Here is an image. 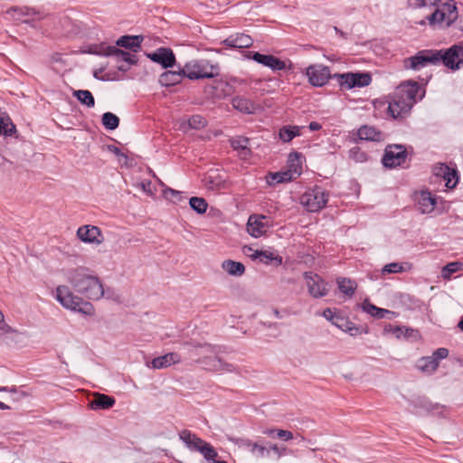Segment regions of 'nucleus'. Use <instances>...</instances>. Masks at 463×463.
<instances>
[{"label": "nucleus", "mask_w": 463, "mask_h": 463, "mask_svg": "<svg viewBox=\"0 0 463 463\" xmlns=\"http://www.w3.org/2000/svg\"><path fill=\"white\" fill-rule=\"evenodd\" d=\"M309 129L312 131L319 130L321 128V125L316 121H312L308 126Z\"/></svg>", "instance_id": "774afa93"}, {"label": "nucleus", "mask_w": 463, "mask_h": 463, "mask_svg": "<svg viewBox=\"0 0 463 463\" xmlns=\"http://www.w3.org/2000/svg\"><path fill=\"white\" fill-rule=\"evenodd\" d=\"M190 207L199 214H203L208 208V203L205 199L202 197H192L189 200Z\"/></svg>", "instance_id": "ea45409f"}, {"label": "nucleus", "mask_w": 463, "mask_h": 463, "mask_svg": "<svg viewBox=\"0 0 463 463\" xmlns=\"http://www.w3.org/2000/svg\"><path fill=\"white\" fill-rule=\"evenodd\" d=\"M111 51L113 53L112 56L116 57L118 61H126L128 65L136 64L137 62V59L135 55L118 49L117 46L113 47Z\"/></svg>", "instance_id": "4c0bfd02"}, {"label": "nucleus", "mask_w": 463, "mask_h": 463, "mask_svg": "<svg viewBox=\"0 0 463 463\" xmlns=\"http://www.w3.org/2000/svg\"><path fill=\"white\" fill-rule=\"evenodd\" d=\"M439 64L456 71L463 66V46L454 44L448 49L438 50Z\"/></svg>", "instance_id": "6e6552de"}, {"label": "nucleus", "mask_w": 463, "mask_h": 463, "mask_svg": "<svg viewBox=\"0 0 463 463\" xmlns=\"http://www.w3.org/2000/svg\"><path fill=\"white\" fill-rule=\"evenodd\" d=\"M77 235L83 242L101 244L104 241L101 230L94 225H83L77 231Z\"/></svg>", "instance_id": "2eb2a0df"}, {"label": "nucleus", "mask_w": 463, "mask_h": 463, "mask_svg": "<svg viewBox=\"0 0 463 463\" xmlns=\"http://www.w3.org/2000/svg\"><path fill=\"white\" fill-rule=\"evenodd\" d=\"M56 300L67 309L84 315H92L94 307L92 304L84 301L80 297L71 292L68 286L60 285L56 288Z\"/></svg>", "instance_id": "7ed1b4c3"}, {"label": "nucleus", "mask_w": 463, "mask_h": 463, "mask_svg": "<svg viewBox=\"0 0 463 463\" xmlns=\"http://www.w3.org/2000/svg\"><path fill=\"white\" fill-rule=\"evenodd\" d=\"M250 452L255 455L257 458H264L269 456V447L266 448L265 446L255 442L252 445V449H250Z\"/></svg>", "instance_id": "3c124183"}, {"label": "nucleus", "mask_w": 463, "mask_h": 463, "mask_svg": "<svg viewBox=\"0 0 463 463\" xmlns=\"http://www.w3.org/2000/svg\"><path fill=\"white\" fill-rule=\"evenodd\" d=\"M186 78L189 80L213 79L220 74L218 63H211L208 60H198L185 65Z\"/></svg>", "instance_id": "20e7f679"}, {"label": "nucleus", "mask_w": 463, "mask_h": 463, "mask_svg": "<svg viewBox=\"0 0 463 463\" xmlns=\"http://www.w3.org/2000/svg\"><path fill=\"white\" fill-rule=\"evenodd\" d=\"M114 46H107L104 43H101L99 45H95L90 48V53L97 54V55H103V56H112V50Z\"/></svg>", "instance_id": "49530a36"}, {"label": "nucleus", "mask_w": 463, "mask_h": 463, "mask_svg": "<svg viewBox=\"0 0 463 463\" xmlns=\"http://www.w3.org/2000/svg\"><path fill=\"white\" fill-rule=\"evenodd\" d=\"M440 0H409V5L412 8H420L425 6H435Z\"/></svg>", "instance_id": "8fccbe9b"}, {"label": "nucleus", "mask_w": 463, "mask_h": 463, "mask_svg": "<svg viewBox=\"0 0 463 463\" xmlns=\"http://www.w3.org/2000/svg\"><path fill=\"white\" fill-rule=\"evenodd\" d=\"M102 125L108 130H114L119 125V118L111 112H105L101 118Z\"/></svg>", "instance_id": "58836bf2"}, {"label": "nucleus", "mask_w": 463, "mask_h": 463, "mask_svg": "<svg viewBox=\"0 0 463 463\" xmlns=\"http://www.w3.org/2000/svg\"><path fill=\"white\" fill-rule=\"evenodd\" d=\"M267 216L262 214H252L249 217L247 222V232L254 238H259L264 235L269 228L267 222Z\"/></svg>", "instance_id": "dca6fc26"}, {"label": "nucleus", "mask_w": 463, "mask_h": 463, "mask_svg": "<svg viewBox=\"0 0 463 463\" xmlns=\"http://www.w3.org/2000/svg\"><path fill=\"white\" fill-rule=\"evenodd\" d=\"M186 77L185 66L178 71H166L159 77V82L162 86L170 87L176 85Z\"/></svg>", "instance_id": "aec40b11"}, {"label": "nucleus", "mask_w": 463, "mask_h": 463, "mask_svg": "<svg viewBox=\"0 0 463 463\" xmlns=\"http://www.w3.org/2000/svg\"><path fill=\"white\" fill-rule=\"evenodd\" d=\"M420 85L416 81L400 84L392 94L388 96V113L394 119L406 118L417 101Z\"/></svg>", "instance_id": "f257e3e1"}, {"label": "nucleus", "mask_w": 463, "mask_h": 463, "mask_svg": "<svg viewBox=\"0 0 463 463\" xmlns=\"http://www.w3.org/2000/svg\"><path fill=\"white\" fill-rule=\"evenodd\" d=\"M199 452L203 455L206 460H214V458L218 456L216 450L208 442H205V444L200 447Z\"/></svg>", "instance_id": "a18cd8bd"}, {"label": "nucleus", "mask_w": 463, "mask_h": 463, "mask_svg": "<svg viewBox=\"0 0 463 463\" xmlns=\"http://www.w3.org/2000/svg\"><path fill=\"white\" fill-rule=\"evenodd\" d=\"M163 193H164V196L166 199H169L174 203H177L182 200V194L179 191L174 190L172 188H165L163 191Z\"/></svg>", "instance_id": "5fc2aeb1"}, {"label": "nucleus", "mask_w": 463, "mask_h": 463, "mask_svg": "<svg viewBox=\"0 0 463 463\" xmlns=\"http://www.w3.org/2000/svg\"><path fill=\"white\" fill-rule=\"evenodd\" d=\"M436 175H442L444 181L446 182V186L449 189L454 188L458 182L457 170L449 168L445 164H440L439 172H437Z\"/></svg>", "instance_id": "5701e85b"}, {"label": "nucleus", "mask_w": 463, "mask_h": 463, "mask_svg": "<svg viewBox=\"0 0 463 463\" xmlns=\"http://www.w3.org/2000/svg\"><path fill=\"white\" fill-rule=\"evenodd\" d=\"M361 307L363 311L376 318H383L386 314L391 313V311L387 309L377 307L376 306L370 303L367 299L362 303Z\"/></svg>", "instance_id": "c756f323"}, {"label": "nucleus", "mask_w": 463, "mask_h": 463, "mask_svg": "<svg viewBox=\"0 0 463 463\" xmlns=\"http://www.w3.org/2000/svg\"><path fill=\"white\" fill-rule=\"evenodd\" d=\"M232 105L235 109L246 114H253L258 109V106L252 100L241 96L233 98Z\"/></svg>", "instance_id": "b1692460"}, {"label": "nucleus", "mask_w": 463, "mask_h": 463, "mask_svg": "<svg viewBox=\"0 0 463 463\" xmlns=\"http://www.w3.org/2000/svg\"><path fill=\"white\" fill-rule=\"evenodd\" d=\"M458 19V10L453 0L444 3L431 14L427 15V20L431 26L449 27Z\"/></svg>", "instance_id": "423d86ee"}, {"label": "nucleus", "mask_w": 463, "mask_h": 463, "mask_svg": "<svg viewBox=\"0 0 463 463\" xmlns=\"http://www.w3.org/2000/svg\"><path fill=\"white\" fill-rule=\"evenodd\" d=\"M181 362V355L175 352H170L154 358L148 366L154 369H163Z\"/></svg>", "instance_id": "6ab92c4d"}, {"label": "nucleus", "mask_w": 463, "mask_h": 463, "mask_svg": "<svg viewBox=\"0 0 463 463\" xmlns=\"http://www.w3.org/2000/svg\"><path fill=\"white\" fill-rule=\"evenodd\" d=\"M462 267L458 261L449 262L441 270V276L444 279H449L453 273L458 272Z\"/></svg>", "instance_id": "37998d69"}, {"label": "nucleus", "mask_w": 463, "mask_h": 463, "mask_svg": "<svg viewBox=\"0 0 463 463\" xmlns=\"http://www.w3.org/2000/svg\"><path fill=\"white\" fill-rule=\"evenodd\" d=\"M307 76L308 77L309 83L315 87L326 85L331 78L329 68L321 64L307 67Z\"/></svg>", "instance_id": "f8f14e48"}, {"label": "nucleus", "mask_w": 463, "mask_h": 463, "mask_svg": "<svg viewBox=\"0 0 463 463\" xmlns=\"http://www.w3.org/2000/svg\"><path fill=\"white\" fill-rule=\"evenodd\" d=\"M217 363L219 364V372L238 373L237 367L234 364L223 361L221 357L220 362Z\"/></svg>", "instance_id": "bf43d9fd"}, {"label": "nucleus", "mask_w": 463, "mask_h": 463, "mask_svg": "<svg viewBox=\"0 0 463 463\" xmlns=\"http://www.w3.org/2000/svg\"><path fill=\"white\" fill-rule=\"evenodd\" d=\"M338 78L339 85L346 90H351L353 88H355V77L356 72H348L344 74H336L335 75Z\"/></svg>", "instance_id": "c9c22d12"}, {"label": "nucleus", "mask_w": 463, "mask_h": 463, "mask_svg": "<svg viewBox=\"0 0 463 463\" xmlns=\"http://www.w3.org/2000/svg\"><path fill=\"white\" fill-rule=\"evenodd\" d=\"M7 14H11L14 20L25 24H31L35 20L42 19L39 11L27 6H13L7 10Z\"/></svg>", "instance_id": "ddd939ff"}, {"label": "nucleus", "mask_w": 463, "mask_h": 463, "mask_svg": "<svg viewBox=\"0 0 463 463\" xmlns=\"http://www.w3.org/2000/svg\"><path fill=\"white\" fill-rule=\"evenodd\" d=\"M439 367V363L431 356H425L419 360L418 368L425 373H434Z\"/></svg>", "instance_id": "f704fd0d"}, {"label": "nucleus", "mask_w": 463, "mask_h": 463, "mask_svg": "<svg viewBox=\"0 0 463 463\" xmlns=\"http://www.w3.org/2000/svg\"><path fill=\"white\" fill-rule=\"evenodd\" d=\"M67 280L76 292L89 299L99 300L105 294L103 285L99 279L88 274L82 268L70 271Z\"/></svg>", "instance_id": "f03ea898"}, {"label": "nucleus", "mask_w": 463, "mask_h": 463, "mask_svg": "<svg viewBox=\"0 0 463 463\" xmlns=\"http://www.w3.org/2000/svg\"><path fill=\"white\" fill-rule=\"evenodd\" d=\"M222 43L229 48L245 49L250 48L253 44V40L248 34L235 33L227 37Z\"/></svg>", "instance_id": "a211bd4d"}, {"label": "nucleus", "mask_w": 463, "mask_h": 463, "mask_svg": "<svg viewBox=\"0 0 463 463\" xmlns=\"http://www.w3.org/2000/svg\"><path fill=\"white\" fill-rule=\"evenodd\" d=\"M435 204H436V199L431 196L430 193L422 192L420 194L419 203H418V207H419V211L421 213H431L434 209Z\"/></svg>", "instance_id": "bb28decb"}, {"label": "nucleus", "mask_w": 463, "mask_h": 463, "mask_svg": "<svg viewBox=\"0 0 463 463\" xmlns=\"http://www.w3.org/2000/svg\"><path fill=\"white\" fill-rule=\"evenodd\" d=\"M403 271H404V269H403L402 263H399V262L389 263V264L385 265L382 269L383 274L402 273Z\"/></svg>", "instance_id": "864d4df0"}, {"label": "nucleus", "mask_w": 463, "mask_h": 463, "mask_svg": "<svg viewBox=\"0 0 463 463\" xmlns=\"http://www.w3.org/2000/svg\"><path fill=\"white\" fill-rule=\"evenodd\" d=\"M222 269L230 275L240 277L245 273V266L241 262L232 260H224L222 264Z\"/></svg>", "instance_id": "cd10ccee"}, {"label": "nucleus", "mask_w": 463, "mask_h": 463, "mask_svg": "<svg viewBox=\"0 0 463 463\" xmlns=\"http://www.w3.org/2000/svg\"><path fill=\"white\" fill-rule=\"evenodd\" d=\"M372 81V76L367 72H356L355 77V86L356 87H365L368 86Z\"/></svg>", "instance_id": "09e8293b"}, {"label": "nucleus", "mask_w": 463, "mask_h": 463, "mask_svg": "<svg viewBox=\"0 0 463 463\" xmlns=\"http://www.w3.org/2000/svg\"><path fill=\"white\" fill-rule=\"evenodd\" d=\"M390 327H391V328H390V331H391L393 335H395V336H396L397 338H400L402 335H403V329H404V326H395V327H392V326H390Z\"/></svg>", "instance_id": "338daca9"}, {"label": "nucleus", "mask_w": 463, "mask_h": 463, "mask_svg": "<svg viewBox=\"0 0 463 463\" xmlns=\"http://www.w3.org/2000/svg\"><path fill=\"white\" fill-rule=\"evenodd\" d=\"M277 438L284 440V441H288L290 439H292L294 438V435L291 431L289 430H277Z\"/></svg>", "instance_id": "e2e57ef3"}, {"label": "nucleus", "mask_w": 463, "mask_h": 463, "mask_svg": "<svg viewBox=\"0 0 463 463\" xmlns=\"http://www.w3.org/2000/svg\"><path fill=\"white\" fill-rule=\"evenodd\" d=\"M179 438L180 439H182L184 441V443L189 448L190 445L192 444V441L194 440V439L196 438V435L192 433L190 430H183L180 433H179Z\"/></svg>", "instance_id": "13d9d810"}, {"label": "nucleus", "mask_w": 463, "mask_h": 463, "mask_svg": "<svg viewBox=\"0 0 463 463\" xmlns=\"http://www.w3.org/2000/svg\"><path fill=\"white\" fill-rule=\"evenodd\" d=\"M217 362H220L219 356L203 357L196 360V363L203 364L205 369L213 372H219V364Z\"/></svg>", "instance_id": "a19ab883"}, {"label": "nucleus", "mask_w": 463, "mask_h": 463, "mask_svg": "<svg viewBox=\"0 0 463 463\" xmlns=\"http://www.w3.org/2000/svg\"><path fill=\"white\" fill-rule=\"evenodd\" d=\"M305 278L307 279L308 293L316 298H322L327 295L329 288L327 283L317 274L309 275L306 272Z\"/></svg>", "instance_id": "4468645a"}, {"label": "nucleus", "mask_w": 463, "mask_h": 463, "mask_svg": "<svg viewBox=\"0 0 463 463\" xmlns=\"http://www.w3.org/2000/svg\"><path fill=\"white\" fill-rule=\"evenodd\" d=\"M269 451H273L279 458L292 453V450L285 446L279 447L277 444L269 443Z\"/></svg>", "instance_id": "4d7b16f0"}, {"label": "nucleus", "mask_w": 463, "mask_h": 463, "mask_svg": "<svg viewBox=\"0 0 463 463\" xmlns=\"http://www.w3.org/2000/svg\"><path fill=\"white\" fill-rule=\"evenodd\" d=\"M250 139L244 137H236L231 140V146L234 150L241 151V154L246 156L250 154V149L248 147Z\"/></svg>", "instance_id": "473e14b6"}, {"label": "nucleus", "mask_w": 463, "mask_h": 463, "mask_svg": "<svg viewBox=\"0 0 463 463\" xmlns=\"http://www.w3.org/2000/svg\"><path fill=\"white\" fill-rule=\"evenodd\" d=\"M147 57L154 62L160 64L165 69L171 68L175 63V53L170 48H158L156 52L148 53Z\"/></svg>", "instance_id": "f3484780"}, {"label": "nucleus", "mask_w": 463, "mask_h": 463, "mask_svg": "<svg viewBox=\"0 0 463 463\" xmlns=\"http://www.w3.org/2000/svg\"><path fill=\"white\" fill-rule=\"evenodd\" d=\"M357 139L379 142L383 140V133L373 127L364 125L357 130Z\"/></svg>", "instance_id": "393cba45"}, {"label": "nucleus", "mask_w": 463, "mask_h": 463, "mask_svg": "<svg viewBox=\"0 0 463 463\" xmlns=\"http://www.w3.org/2000/svg\"><path fill=\"white\" fill-rule=\"evenodd\" d=\"M206 119L201 115H193L188 119V124L192 128L200 129L206 126Z\"/></svg>", "instance_id": "de8ad7c7"}, {"label": "nucleus", "mask_w": 463, "mask_h": 463, "mask_svg": "<svg viewBox=\"0 0 463 463\" xmlns=\"http://www.w3.org/2000/svg\"><path fill=\"white\" fill-rule=\"evenodd\" d=\"M208 190L220 191L228 187L225 178L217 171L210 172L204 178Z\"/></svg>", "instance_id": "412c9836"}, {"label": "nucleus", "mask_w": 463, "mask_h": 463, "mask_svg": "<svg viewBox=\"0 0 463 463\" xmlns=\"http://www.w3.org/2000/svg\"><path fill=\"white\" fill-rule=\"evenodd\" d=\"M108 150L116 155L118 157H124L127 158V156L116 146L114 145H109Z\"/></svg>", "instance_id": "69168bd1"}, {"label": "nucleus", "mask_w": 463, "mask_h": 463, "mask_svg": "<svg viewBox=\"0 0 463 463\" xmlns=\"http://www.w3.org/2000/svg\"><path fill=\"white\" fill-rule=\"evenodd\" d=\"M348 156L355 163H364L368 159L367 154L359 146H354L348 151Z\"/></svg>", "instance_id": "79ce46f5"}, {"label": "nucleus", "mask_w": 463, "mask_h": 463, "mask_svg": "<svg viewBox=\"0 0 463 463\" xmlns=\"http://www.w3.org/2000/svg\"><path fill=\"white\" fill-rule=\"evenodd\" d=\"M244 55L246 58L252 59L256 62L266 66L274 71H282L286 68L285 61L271 54H261L257 52L248 51L244 52Z\"/></svg>", "instance_id": "9b49d317"}, {"label": "nucleus", "mask_w": 463, "mask_h": 463, "mask_svg": "<svg viewBox=\"0 0 463 463\" xmlns=\"http://www.w3.org/2000/svg\"><path fill=\"white\" fill-rule=\"evenodd\" d=\"M252 259H260V261L269 264L271 260H277L278 264L280 265L282 263V258L275 256L272 252L267 250H255L252 255H250Z\"/></svg>", "instance_id": "e433bc0d"}, {"label": "nucleus", "mask_w": 463, "mask_h": 463, "mask_svg": "<svg viewBox=\"0 0 463 463\" xmlns=\"http://www.w3.org/2000/svg\"><path fill=\"white\" fill-rule=\"evenodd\" d=\"M143 40L142 35H123L116 42V44L137 52L140 50Z\"/></svg>", "instance_id": "4be33fe9"}, {"label": "nucleus", "mask_w": 463, "mask_h": 463, "mask_svg": "<svg viewBox=\"0 0 463 463\" xmlns=\"http://www.w3.org/2000/svg\"><path fill=\"white\" fill-rule=\"evenodd\" d=\"M323 317L331 321L335 326H338V327H343V325L342 324H339V320L340 321H343V318L340 317L339 316H335L334 311L327 307L326 308L324 311H323Z\"/></svg>", "instance_id": "603ef678"}, {"label": "nucleus", "mask_w": 463, "mask_h": 463, "mask_svg": "<svg viewBox=\"0 0 463 463\" xmlns=\"http://www.w3.org/2000/svg\"><path fill=\"white\" fill-rule=\"evenodd\" d=\"M205 442L206 441H204L203 439H202L196 436V438L194 439V440L192 441V444L190 445L189 449L199 451L200 447H202L203 444H205Z\"/></svg>", "instance_id": "0e129e2a"}, {"label": "nucleus", "mask_w": 463, "mask_h": 463, "mask_svg": "<svg viewBox=\"0 0 463 463\" xmlns=\"http://www.w3.org/2000/svg\"><path fill=\"white\" fill-rule=\"evenodd\" d=\"M408 157V152L402 145H388L384 149V154L382 157L383 166L387 168H395L402 166Z\"/></svg>", "instance_id": "9d476101"}, {"label": "nucleus", "mask_w": 463, "mask_h": 463, "mask_svg": "<svg viewBox=\"0 0 463 463\" xmlns=\"http://www.w3.org/2000/svg\"><path fill=\"white\" fill-rule=\"evenodd\" d=\"M429 64H439L438 50H422L404 60V67L407 69L420 70Z\"/></svg>", "instance_id": "1a4fd4ad"}, {"label": "nucleus", "mask_w": 463, "mask_h": 463, "mask_svg": "<svg viewBox=\"0 0 463 463\" xmlns=\"http://www.w3.org/2000/svg\"><path fill=\"white\" fill-rule=\"evenodd\" d=\"M329 194L320 186L306 192L301 196V203L311 213L322 210L327 203Z\"/></svg>", "instance_id": "0eeeda50"}, {"label": "nucleus", "mask_w": 463, "mask_h": 463, "mask_svg": "<svg viewBox=\"0 0 463 463\" xmlns=\"http://www.w3.org/2000/svg\"><path fill=\"white\" fill-rule=\"evenodd\" d=\"M414 402L416 407L422 408L427 411H432L438 408V404H432L429 400L425 398H419Z\"/></svg>", "instance_id": "6e6d98bb"}, {"label": "nucleus", "mask_w": 463, "mask_h": 463, "mask_svg": "<svg viewBox=\"0 0 463 463\" xmlns=\"http://www.w3.org/2000/svg\"><path fill=\"white\" fill-rule=\"evenodd\" d=\"M338 288L348 297H352L356 288V283L350 279L339 278L336 279Z\"/></svg>", "instance_id": "2f4dec72"}, {"label": "nucleus", "mask_w": 463, "mask_h": 463, "mask_svg": "<svg viewBox=\"0 0 463 463\" xmlns=\"http://www.w3.org/2000/svg\"><path fill=\"white\" fill-rule=\"evenodd\" d=\"M18 335L17 331L13 330L8 325L4 323V316L0 311V342L8 343L14 336Z\"/></svg>", "instance_id": "7c9ffc66"}, {"label": "nucleus", "mask_w": 463, "mask_h": 463, "mask_svg": "<svg viewBox=\"0 0 463 463\" xmlns=\"http://www.w3.org/2000/svg\"><path fill=\"white\" fill-rule=\"evenodd\" d=\"M232 441L240 448H246V449H249L250 450V449H252V445L255 443L246 438L233 439Z\"/></svg>", "instance_id": "680f3d73"}, {"label": "nucleus", "mask_w": 463, "mask_h": 463, "mask_svg": "<svg viewBox=\"0 0 463 463\" xmlns=\"http://www.w3.org/2000/svg\"><path fill=\"white\" fill-rule=\"evenodd\" d=\"M300 136V127L283 126L279 131V138L285 142H290L294 137Z\"/></svg>", "instance_id": "c85d7f7f"}, {"label": "nucleus", "mask_w": 463, "mask_h": 463, "mask_svg": "<svg viewBox=\"0 0 463 463\" xmlns=\"http://www.w3.org/2000/svg\"><path fill=\"white\" fill-rule=\"evenodd\" d=\"M300 154L298 152L290 153L288 163L289 169L282 172L269 173L267 175V183L269 185L282 184L295 180L301 175V164L299 163Z\"/></svg>", "instance_id": "39448f33"}, {"label": "nucleus", "mask_w": 463, "mask_h": 463, "mask_svg": "<svg viewBox=\"0 0 463 463\" xmlns=\"http://www.w3.org/2000/svg\"><path fill=\"white\" fill-rule=\"evenodd\" d=\"M449 355V350L444 347L438 348L433 352L431 357L439 364V360L447 358Z\"/></svg>", "instance_id": "052dcab7"}, {"label": "nucleus", "mask_w": 463, "mask_h": 463, "mask_svg": "<svg viewBox=\"0 0 463 463\" xmlns=\"http://www.w3.org/2000/svg\"><path fill=\"white\" fill-rule=\"evenodd\" d=\"M15 131V126L10 121L9 118L5 119L0 117V135L12 136Z\"/></svg>", "instance_id": "c03bdc74"}, {"label": "nucleus", "mask_w": 463, "mask_h": 463, "mask_svg": "<svg viewBox=\"0 0 463 463\" xmlns=\"http://www.w3.org/2000/svg\"><path fill=\"white\" fill-rule=\"evenodd\" d=\"M73 96L83 105L88 108H93L95 105V99L92 93L87 90H79L73 92Z\"/></svg>", "instance_id": "72a5a7b5"}, {"label": "nucleus", "mask_w": 463, "mask_h": 463, "mask_svg": "<svg viewBox=\"0 0 463 463\" xmlns=\"http://www.w3.org/2000/svg\"><path fill=\"white\" fill-rule=\"evenodd\" d=\"M116 401L113 397L97 393L94 399L90 402V407L93 410H106L111 408L115 404Z\"/></svg>", "instance_id": "a878e982"}]
</instances>
